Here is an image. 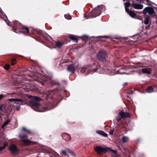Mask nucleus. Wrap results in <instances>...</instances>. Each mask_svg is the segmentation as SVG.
I'll return each mask as SVG.
<instances>
[{"mask_svg": "<svg viewBox=\"0 0 157 157\" xmlns=\"http://www.w3.org/2000/svg\"><path fill=\"white\" fill-rule=\"evenodd\" d=\"M70 61L67 60L63 62V63L62 64L63 65L62 66H66L67 69H75V65L73 64H66V63H68Z\"/></svg>", "mask_w": 157, "mask_h": 157, "instance_id": "nucleus-12", "label": "nucleus"}, {"mask_svg": "<svg viewBox=\"0 0 157 157\" xmlns=\"http://www.w3.org/2000/svg\"><path fill=\"white\" fill-rule=\"evenodd\" d=\"M19 137L26 145H28L31 142L30 141L27 139V137L26 136L19 135Z\"/></svg>", "mask_w": 157, "mask_h": 157, "instance_id": "nucleus-6", "label": "nucleus"}, {"mask_svg": "<svg viewBox=\"0 0 157 157\" xmlns=\"http://www.w3.org/2000/svg\"><path fill=\"white\" fill-rule=\"evenodd\" d=\"M125 0H123V1H125Z\"/></svg>", "mask_w": 157, "mask_h": 157, "instance_id": "nucleus-55", "label": "nucleus"}, {"mask_svg": "<svg viewBox=\"0 0 157 157\" xmlns=\"http://www.w3.org/2000/svg\"><path fill=\"white\" fill-rule=\"evenodd\" d=\"M131 6L134 8L137 9H141L143 7V6L142 5L137 3H132Z\"/></svg>", "mask_w": 157, "mask_h": 157, "instance_id": "nucleus-11", "label": "nucleus"}, {"mask_svg": "<svg viewBox=\"0 0 157 157\" xmlns=\"http://www.w3.org/2000/svg\"><path fill=\"white\" fill-rule=\"evenodd\" d=\"M32 61V66L33 67L37 68L39 69H41L42 67L41 65L37 61H35L31 60Z\"/></svg>", "mask_w": 157, "mask_h": 157, "instance_id": "nucleus-10", "label": "nucleus"}, {"mask_svg": "<svg viewBox=\"0 0 157 157\" xmlns=\"http://www.w3.org/2000/svg\"><path fill=\"white\" fill-rule=\"evenodd\" d=\"M68 152L69 153H70L72 155H74V152L71 150L69 149L68 150Z\"/></svg>", "mask_w": 157, "mask_h": 157, "instance_id": "nucleus-38", "label": "nucleus"}, {"mask_svg": "<svg viewBox=\"0 0 157 157\" xmlns=\"http://www.w3.org/2000/svg\"><path fill=\"white\" fill-rule=\"evenodd\" d=\"M97 133L105 137H107L108 136L107 134L106 133L102 131L98 130L97 131Z\"/></svg>", "mask_w": 157, "mask_h": 157, "instance_id": "nucleus-21", "label": "nucleus"}, {"mask_svg": "<svg viewBox=\"0 0 157 157\" xmlns=\"http://www.w3.org/2000/svg\"><path fill=\"white\" fill-rule=\"evenodd\" d=\"M108 37L107 36H105L104 37H102L103 38H107Z\"/></svg>", "mask_w": 157, "mask_h": 157, "instance_id": "nucleus-50", "label": "nucleus"}, {"mask_svg": "<svg viewBox=\"0 0 157 157\" xmlns=\"http://www.w3.org/2000/svg\"><path fill=\"white\" fill-rule=\"evenodd\" d=\"M104 7L102 5L99 6L93 10L91 12V16L93 17H96L99 16L101 13V11Z\"/></svg>", "mask_w": 157, "mask_h": 157, "instance_id": "nucleus-3", "label": "nucleus"}, {"mask_svg": "<svg viewBox=\"0 0 157 157\" xmlns=\"http://www.w3.org/2000/svg\"><path fill=\"white\" fill-rule=\"evenodd\" d=\"M43 108L44 109V110H43L40 111V112H44L45 111H48L50 109H51L52 108L50 107V106L48 105H47L45 107H43Z\"/></svg>", "mask_w": 157, "mask_h": 157, "instance_id": "nucleus-26", "label": "nucleus"}, {"mask_svg": "<svg viewBox=\"0 0 157 157\" xmlns=\"http://www.w3.org/2000/svg\"><path fill=\"white\" fill-rule=\"evenodd\" d=\"M107 57V53L104 50L99 51L97 55V57L99 61L102 62H105L106 61Z\"/></svg>", "mask_w": 157, "mask_h": 157, "instance_id": "nucleus-2", "label": "nucleus"}, {"mask_svg": "<svg viewBox=\"0 0 157 157\" xmlns=\"http://www.w3.org/2000/svg\"><path fill=\"white\" fill-rule=\"evenodd\" d=\"M120 119H121V118L120 117L119 115H118V116H117V121H119L120 120Z\"/></svg>", "mask_w": 157, "mask_h": 157, "instance_id": "nucleus-42", "label": "nucleus"}, {"mask_svg": "<svg viewBox=\"0 0 157 157\" xmlns=\"http://www.w3.org/2000/svg\"><path fill=\"white\" fill-rule=\"evenodd\" d=\"M142 71L143 73H146L150 74L151 73V69H142Z\"/></svg>", "mask_w": 157, "mask_h": 157, "instance_id": "nucleus-25", "label": "nucleus"}, {"mask_svg": "<svg viewBox=\"0 0 157 157\" xmlns=\"http://www.w3.org/2000/svg\"><path fill=\"white\" fill-rule=\"evenodd\" d=\"M153 91V87L151 86L148 87L146 90L147 92L148 93H150L152 92Z\"/></svg>", "mask_w": 157, "mask_h": 157, "instance_id": "nucleus-29", "label": "nucleus"}, {"mask_svg": "<svg viewBox=\"0 0 157 157\" xmlns=\"http://www.w3.org/2000/svg\"><path fill=\"white\" fill-rule=\"evenodd\" d=\"M22 129L23 130L26 131L27 132L29 133H30L31 132L29 130H27L25 128H23Z\"/></svg>", "mask_w": 157, "mask_h": 157, "instance_id": "nucleus-41", "label": "nucleus"}, {"mask_svg": "<svg viewBox=\"0 0 157 157\" xmlns=\"http://www.w3.org/2000/svg\"><path fill=\"white\" fill-rule=\"evenodd\" d=\"M127 13L131 17H135L136 15V14L132 10H129L127 11H126Z\"/></svg>", "mask_w": 157, "mask_h": 157, "instance_id": "nucleus-17", "label": "nucleus"}, {"mask_svg": "<svg viewBox=\"0 0 157 157\" xmlns=\"http://www.w3.org/2000/svg\"><path fill=\"white\" fill-rule=\"evenodd\" d=\"M10 120L9 119H8L6 121L4 124H3L2 126V128H3L4 127H5V126L6 125L8 124L10 122Z\"/></svg>", "mask_w": 157, "mask_h": 157, "instance_id": "nucleus-30", "label": "nucleus"}, {"mask_svg": "<svg viewBox=\"0 0 157 157\" xmlns=\"http://www.w3.org/2000/svg\"><path fill=\"white\" fill-rule=\"evenodd\" d=\"M143 69H147V68H144Z\"/></svg>", "mask_w": 157, "mask_h": 157, "instance_id": "nucleus-52", "label": "nucleus"}, {"mask_svg": "<svg viewBox=\"0 0 157 157\" xmlns=\"http://www.w3.org/2000/svg\"><path fill=\"white\" fill-rule=\"evenodd\" d=\"M112 71H111L112 73V75H113L115 74H120L118 72V71H116V69H111Z\"/></svg>", "mask_w": 157, "mask_h": 157, "instance_id": "nucleus-31", "label": "nucleus"}, {"mask_svg": "<svg viewBox=\"0 0 157 157\" xmlns=\"http://www.w3.org/2000/svg\"><path fill=\"white\" fill-rule=\"evenodd\" d=\"M112 41H114V42H115V40H112Z\"/></svg>", "mask_w": 157, "mask_h": 157, "instance_id": "nucleus-51", "label": "nucleus"}, {"mask_svg": "<svg viewBox=\"0 0 157 157\" xmlns=\"http://www.w3.org/2000/svg\"><path fill=\"white\" fill-rule=\"evenodd\" d=\"M3 97V95L2 94L0 95V100H1Z\"/></svg>", "mask_w": 157, "mask_h": 157, "instance_id": "nucleus-44", "label": "nucleus"}, {"mask_svg": "<svg viewBox=\"0 0 157 157\" xmlns=\"http://www.w3.org/2000/svg\"><path fill=\"white\" fill-rule=\"evenodd\" d=\"M129 140V138L128 136H123L122 137V141L124 143H127Z\"/></svg>", "mask_w": 157, "mask_h": 157, "instance_id": "nucleus-23", "label": "nucleus"}, {"mask_svg": "<svg viewBox=\"0 0 157 157\" xmlns=\"http://www.w3.org/2000/svg\"><path fill=\"white\" fill-rule=\"evenodd\" d=\"M114 129L111 130L110 131V132H109V134H110L112 135L113 134V132H114Z\"/></svg>", "mask_w": 157, "mask_h": 157, "instance_id": "nucleus-43", "label": "nucleus"}, {"mask_svg": "<svg viewBox=\"0 0 157 157\" xmlns=\"http://www.w3.org/2000/svg\"><path fill=\"white\" fill-rule=\"evenodd\" d=\"M36 33L38 34V36L39 37L40 39L42 40V39L45 40H47V38L43 34L42 31L40 30H37Z\"/></svg>", "mask_w": 157, "mask_h": 157, "instance_id": "nucleus-13", "label": "nucleus"}, {"mask_svg": "<svg viewBox=\"0 0 157 157\" xmlns=\"http://www.w3.org/2000/svg\"><path fill=\"white\" fill-rule=\"evenodd\" d=\"M128 67H125V68H123V67H121V68H120V69H128Z\"/></svg>", "mask_w": 157, "mask_h": 157, "instance_id": "nucleus-49", "label": "nucleus"}, {"mask_svg": "<svg viewBox=\"0 0 157 157\" xmlns=\"http://www.w3.org/2000/svg\"><path fill=\"white\" fill-rule=\"evenodd\" d=\"M130 5V3L128 2L124 3L125 9L126 11H127L129 10L128 8Z\"/></svg>", "mask_w": 157, "mask_h": 157, "instance_id": "nucleus-20", "label": "nucleus"}, {"mask_svg": "<svg viewBox=\"0 0 157 157\" xmlns=\"http://www.w3.org/2000/svg\"><path fill=\"white\" fill-rule=\"evenodd\" d=\"M124 73H121V74H123Z\"/></svg>", "mask_w": 157, "mask_h": 157, "instance_id": "nucleus-54", "label": "nucleus"}, {"mask_svg": "<svg viewBox=\"0 0 157 157\" xmlns=\"http://www.w3.org/2000/svg\"><path fill=\"white\" fill-rule=\"evenodd\" d=\"M143 67H144L142 66V64L140 63H139L137 65H135V66L134 67L135 68H142Z\"/></svg>", "mask_w": 157, "mask_h": 157, "instance_id": "nucleus-35", "label": "nucleus"}, {"mask_svg": "<svg viewBox=\"0 0 157 157\" xmlns=\"http://www.w3.org/2000/svg\"><path fill=\"white\" fill-rule=\"evenodd\" d=\"M89 38V37L87 35H84L82 36V39L83 40H88Z\"/></svg>", "mask_w": 157, "mask_h": 157, "instance_id": "nucleus-34", "label": "nucleus"}, {"mask_svg": "<svg viewBox=\"0 0 157 157\" xmlns=\"http://www.w3.org/2000/svg\"><path fill=\"white\" fill-rule=\"evenodd\" d=\"M8 100L12 103L10 108L14 111L15 110H19L20 105H23V100L21 99L10 98Z\"/></svg>", "mask_w": 157, "mask_h": 157, "instance_id": "nucleus-1", "label": "nucleus"}, {"mask_svg": "<svg viewBox=\"0 0 157 157\" xmlns=\"http://www.w3.org/2000/svg\"><path fill=\"white\" fill-rule=\"evenodd\" d=\"M13 26V30L15 33H18L21 30L22 25L18 21H13L12 25Z\"/></svg>", "mask_w": 157, "mask_h": 157, "instance_id": "nucleus-4", "label": "nucleus"}, {"mask_svg": "<svg viewBox=\"0 0 157 157\" xmlns=\"http://www.w3.org/2000/svg\"><path fill=\"white\" fill-rule=\"evenodd\" d=\"M68 36L70 38V39L72 40L75 41L76 42H78V38L75 37L74 35L72 34H70Z\"/></svg>", "mask_w": 157, "mask_h": 157, "instance_id": "nucleus-18", "label": "nucleus"}, {"mask_svg": "<svg viewBox=\"0 0 157 157\" xmlns=\"http://www.w3.org/2000/svg\"><path fill=\"white\" fill-rule=\"evenodd\" d=\"M97 70V69H94V70H93V72H96Z\"/></svg>", "mask_w": 157, "mask_h": 157, "instance_id": "nucleus-48", "label": "nucleus"}, {"mask_svg": "<svg viewBox=\"0 0 157 157\" xmlns=\"http://www.w3.org/2000/svg\"><path fill=\"white\" fill-rule=\"evenodd\" d=\"M80 71L82 73H84L85 74H88L90 72V69H79Z\"/></svg>", "mask_w": 157, "mask_h": 157, "instance_id": "nucleus-24", "label": "nucleus"}, {"mask_svg": "<svg viewBox=\"0 0 157 157\" xmlns=\"http://www.w3.org/2000/svg\"><path fill=\"white\" fill-rule=\"evenodd\" d=\"M112 151L114 153H116L117 152V151H115L114 150H113Z\"/></svg>", "mask_w": 157, "mask_h": 157, "instance_id": "nucleus-47", "label": "nucleus"}, {"mask_svg": "<svg viewBox=\"0 0 157 157\" xmlns=\"http://www.w3.org/2000/svg\"><path fill=\"white\" fill-rule=\"evenodd\" d=\"M95 69H98V68H96Z\"/></svg>", "mask_w": 157, "mask_h": 157, "instance_id": "nucleus-53", "label": "nucleus"}, {"mask_svg": "<svg viewBox=\"0 0 157 157\" xmlns=\"http://www.w3.org/2000/svg\"><path fill=\"white\" fill-rule=\"evenodd\" d=\"M17 62L16 59L15 58H12L11 60V64L12 66H13L17 63Z\"/></svg>", "mask_w": 157, "mask_h": 157, "instance_id": "nucleus-27", "label": "nucleus"}, {"mask_svg": "<svg viewBox=\"0 0 157 157\" xmlns=\"http://www.w3.org/2000/svg\"><path fill=\"white\" fill-rule=\"evenodd\" d=\"M94 149L95 151L99 154L102 152H106V150L105 148L102 147L100 146L95 147Z\"/></svg>", "mask_w": 157, "mask_h": 157, "instance_id": "nucleus-7", "label": "nucleus"}, {"mask_svg": "<svg viewBox=\"0 0 157 157\" xmlns=\"http://www.w3.org/2000/svg\"><path fill=\"white\" fill-rule=\"evenodd\" d=\"M67 43V42H65L63 41L60 42L59 41H57L55 42L56 45L58 48H60L63 45Z\"/></svg>", "mask_w": 157, "mask_h": 157, "instance_id": "nucleus-15", "label": "nucleus"}, {"mask_svg": "<svg viewBox=\"0 0 157 157\" xmlns=\"http://www.w3.org/2000/svg\"><path fill=\"white\" fill-rule=\"evenodd\" d=\"M21 32L23 33L28 34L29 33V29L28 27L22 25L21 30L20 32Z\"/></svg>", "mask_w": 157, "mask_h": 157, "instance_id": "nucleus-9", "label": "nucleus"}, {"mask_svg": "<svg viewBox=\"0 0 157 157\" xmlns=\"http://www.w3.org/2000/svg\"><path fill=\"white\" fill-rule=\"evenodd\" d=\"M8 145V144L7 142L4 143V145L3 146L0 147V150L1 151L4 149Z\"/></svg>", "mask_w": 157, "mask_h": 157, "instance_id": "nucleus-32", "label": "nucleus"}, {"mask_svg": "<svg viewBox=\"0 0 157 157\" xmlns=\"http://www.w3.org/2000/svg\"><path fill=\"white\" fill-rule=\"evenodd\" d=\"M0 110L2 111L3 113H5L6 111L4 105H2L0 106Z\"/></svg>", "mask_w": 157, "mask_h": 157, "instance_id": "nucleus-28", "label": "nucleus"}, {"mask_svg": "<svg viewBox=\"0 0 157 157\" xmlns=\"http://www.w3.org/2000/svg\"><path fill=\"white\" fill-rule=\"evenodd\" d=\"M82 69H84V68H82Z\"/></svg>", "mask_w": 157, "mask_h": 157, "instance_id": "nucleus-56", "label": "nucleus"}, {"mask_svg": "<svg viewBox=\"0 0 157 157\" xmlns=\"http://www.w3.org/2000/svg\"><path fill=\"white\" fill-rule=\"evenodd\" d=\"M64 17L66 19L68 20H70L72 18L68 14H65L64 15Z\"/></svg>", "mask_w": 157, "mask_h": 157, "instance_id": "nucleus-33", "label": "nucleus"}, {"mask_svg": "<svg viewBox=\"0 0 157 157\" xmlns=\"http://www.w3.org/2000/svg\"><path fill=\"white\" fill-rule=\"evenodd\" d=\"M150 28V25L149 24L147 26H145V28L146 30L149 29Z\"/></svg>", "mask_w": 157, "mask_h": 157, "instance_id": "nucleus-40", "label": "nucleus"}, {"mask_svg": "<svg viewBox=\"0 0 157 157\" xmlns=\"http://www.w3.org/2000/svg\"><path fill=\"white\" fill-rule=\"evenodd\" d=\"M128 82H125V83H124V84H123V86H126L127 85H128Z\"/></svg>", "mask_w": 157, "mask_h": 157, "instance_id": "nucleus-45", "label": "nucleus"}, {"mask_svg": "<svg viewBox=\"0 0 157 157\" xmlns=\"http://www.w3.org/2000/svg\"><path fill=\"white\" fill-rule=\"evenodd\" d=\"M9 149L12 153H16L17 151V147L14 145H12L9 148Z\"/></svg>", "mask_w": 157, "mask_h": 157, "instance_id": "nucleus-14", "label": "nucleus"}, {"mask_svg": "<svg viewBox=\"0 0 157 157\" xmlns=\"http://www.w3.org/2000/svg\"><path fill=\"white\" fill-rule=\"evenodd\" d=\"M121 118L128 117H130V114L127 112H121L120 113Z\"/></svg>", "mask_w": 157, "mask_h": 157, "instance_id": "nucleus-16", "label": "nucleus"}, {"mask_svg": "<svg viewBox=\"0 0 157 157\" xmlns=\"http://www.w3.org/2000/svg\"><path fill=\"white\" fill-rule=\"evenodd\" d=\"M61 153L63 154H64L65 155L67 156V154L65 150H62L61 151Z\"/></svg>", "mask_w": 157, "mask_h": 157, "instance_id": "nucleus-39", "label": "nucleus"}, {"mask_svg": "<svg viewBox=\"0 0 157 157\" xmlns=\"http://www.w3.org/2000/svg\"><path fill=\"white\" fill-rule=\"evenodd\" d=\"M143 13L146 14L148 13L149 15H151L153 14H155V11L152 7H145L143 10Z\"/></svg>", "mask_w": 157, "mask_h": 157, "instance_id": "nucleus-5", "label": "nucleus"}, {"mask_svg": "<svg viewBox=\"0 0 157 157\" xmlns=\"http://www.w3.org/2000/svg\"><path fill=\"white\" fill-rule=\"evenodd\" d=\"M150 19V17L148 16L146 17L144 20V23L145 25H147L148 24Z\"/></svg>", "mask_w": 157, "mask_h": 157, "instance_id": "nucleus-22", "label": "nucleus"}, {"mask_svg": "<svg viewBox=\"0 0 157 157\" xmlns=\"http://www.w3.org/2000/svg\"><path fill=\"white\" fill-rule=\"evenodd\" d=\"M4 69H10V65L9 64H7L4 66H3Z\"/></svg>", "mask_w": 157, "mask_h": 157, "instance_id": "nucleus-36", "label": "nucleus"}, {"mask_svg": "<svg viewBox=\"0 0 157 157\" xmlns=\"http://www.w3.org/2000/svg\"><path fill=\"white\" fill-rule=\"evenodd\" d=\"M63 137V139L66 141H69L71 139V136L70 135L67 134H65Z\"/></svg>", "mask_w": 157, "mask_h": 157, "instance_id": "nucleus-19", "label": "nucleus"}, {"mask_svg": "<svg viewBox=\"0 0 157 157\" xmlns=\"http://www.w3.org/2000/svg\"><path fill=\"white\" fill-rule=\"evenodd\" d=\"M40 106V104L37 102L33 101L31 102L30 107L36 111L37 110L35 109V108H39Z\"/></svg>", "mask_w": 157, "mask_h": 157, "instance_id": "nucleus-8", "label": "nucleus"}, {"mask_svg": "<svg viewBox=\"0 0 157 157\" xmlns=\"http://www.w3.org/2000/svg\"><path fill=\"white\" fill-rule=\"evenodd\" d=\"M35 97V99L36 100H40V99L39 98H38V97Z\"/></svg>", "mask_w": 157, "mask_h": 157, "instance_id": "nucleus-46", "label": "nucleus"}, {"mask_svg": "<svg viewBox=\"0 0 157 157\" xmlns=\"http://www.w3.org/2000/svg\"><path fill=\"white\" fill-rule=\"evenodd\" d=\"M68 72L74 73L75 72V69H67Z\"/></svg>", "mask_w": 157, "mask_h": 157, "instance_id": "nucleus-37", "label": "nucleus"}]
</instances>
